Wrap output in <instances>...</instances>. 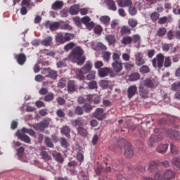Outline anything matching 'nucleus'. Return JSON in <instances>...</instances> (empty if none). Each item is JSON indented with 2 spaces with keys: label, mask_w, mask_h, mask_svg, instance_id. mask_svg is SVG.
<instances>
[{
  "label": "nucleus",
  "mask_w": 180,
  "mask_h": 180,
  "mask_svg": "<svg viewBox=\"0 0 180 180\" xmlns=\"http://www.w3.org/2000/svg\"><path fill=\"white\" fill-rule=\"evenodd\" d=\"M83 54L84 50L79 46H77L72 49L71 56L74 61L77 63V65H84L85 60H86V57L82 56Z\"/></svg>",
  "instance_id": "f257e3e1"
},
{
  "label": "nucleus",
  "mask_w": 180,
  "mask_h": 180,
  "mask_svg": "<svg viewBox=\"0 0 180 180\" xmlns=\"http://www.w3.org/2000/svg\"><path fill=\"white\" fill-rule=\"evenodd\" d=\"M74 37V34L66 32L64 35L63 33L58 32L55 37V40L56 43H58V44H64V43H67L70 41V40H72Z\"/></svg>",
  "instance_id": "f03ea898"
},
{
  "label": "nucleus",
  "mask_w": 180,
  "mask_h": 180,
  "mask_svg": "<svg viewBox=\"0 0 180 180\" xmlns=\"http://www.w3.org/2000/svg\"><path fill=\"white\" fill-rule=\"evenodd\" d=\"M154 131L155 134L150 136L148 142V146L150 147H155L157 143H160L162 140V136L160 134V129L155 128Z\"/></svg>",
  "instance_id": "7ed1b4c3"
},
{
  "label": "nucleus",
  "mask_w": 180,
  "mask_h": 180,
  "mask_svg": "<svg viewBox=\"0 0 180 180\" xmlns=\"http://www.w3.org/2000/svg\"><path fill=\"white\" fill-rule=\"evenodd\" d=\"M51 122V119L45 118L42 120L39 123H36L33 124V129L36 130V131H44L45 129H47L50 126V122Z\"/></svg>",
  "instance_id": "20e7f679"
},
{
  "label": "nucleus",
  "mask_w": 180,
  "mask_h": 180,
  "mask_svg": "<svg viewBox=\"0 0 180 180\" xmlns=\"http://www.w3.org/2000/svg\"><path fill=\"white\" fill-rule=\"evenodd\" d=\"M155 178L157 180H161L162 178H165V179H174L175 173L169 169L167 170L165 174L162 172H158L155 174Z\"/></svg>",
  "instance_id": "39448f33"
},
{
  "label": "nucleus",
  "mask_w": 180,
  "mask_h": 180,
  "mask_svg": "<svg viewBox=\"0 0 180 180\" xmlns=\"http://www.w3.org/2000/svg\"><path fill=\"white\" fill-rule=\"evenodd\" d=\"M164 58L165 56L162 53H159L157 55V58H153L152 60L153 67L154 68H158L159 70H161V68L164 66Z\"/></svg>",
  "instance_id": "423d86ee"
},
{
  "label": "nucleus",
  "mask_w": 180,
  "mask_h": 180,
  "mask_svg": "<svg viewBox=\"0 0 180 180\" xmlns=\"http://www.w3.org/2000/svg\"><path fill=\"white\" fill-rule=\"evenodd\" d=\"M143 86L149 88V89H155L158 86V82L155 79L146 78L143 80Z\"/></svg>",
  "instance_id": "0eeeda50"
},
{
  "label": "nucleus",
  "mask_w": 180,
  "mask_h": 180,
  "mask_svg": "<svg viewBox=\"0 0 180 180\" xmlns=\"http://www.w3.org/2000/svg\"><path fill=\"white\" fill-rule=\"evenodd\" d=\"M98 75L101 78H104V77H108V75H110V77H115L116 74L113 72V70L109 68H103L98 70Z\"/></svg>",
  "instance_id": "6e6552de"
},
{
  "label": "nucleus",
  "mask_w": 180,
  "mask_h": 180,
  "mask_svg": "<svg viewBox=\"0 0 180 180\" xmlns=\"http://www.w3.org/2000/svg\"><path fill=\"white\" fill-rule=\"evenodd\" d=\"M166 133L167 134V136L171 140H173L174 141H176L178 140H180V132L176 129H168L166 131Z\"/></svg>",
  "instance_id": "1a4fd4ad"
},
{
  "label": "nucleus",
  "mask_w": 180,
  "mask_h": 180,
  "mask_svg": "<svg viewBox=\"0 0 180 180\" xmlns=\"http://www.w3.org/2000/svg\"><path fill=\"white\" fill-rule=\"evenodd\" d=\"M39 150H40L39 155L40 157H41L42 160L45 161H51V160H52L51 155H49V153L47 151L43 150H46V147L41 146L39 148Z\"/></svg>",
  "instance_id": "9d476101"
},
{
  "label": "nucleus",
  "mask_w": 180,
  "mask_h": 180,
  "mask_svg": "<svg viewBox=\"0 0 180 180\" xmlns=\"http://www.w3.org/2000/svg\"><path fill=\"white\" fill-rule=\"evenodd\" d=\"M124 155L127 158H131V157L134 155V152L130 143H127L124 146Z\"/></svg>",
  "instance_id": "9b49d317"
},
{
  "label": "nucleus",
  "mask_w": 180,
  "mask_h": 180,
  "mask_svg": "<svg viewBox=\"0 0 180 180\" xmlns=\"http://www.w3.org/2000/svg\"><path fill=\"white\" fill-rule=\"evenodd\" d=\"M46 27H49L51 32H56L58 27H60V22H51L50 21H46L45 22Z\"/></svg>",
  "instance_id": "f8f14e48"
},
{
  "label": "nucleus",
  "mask_w": 180,
  "mask_h": 180,
  "mask_svg": "<svg viewBox=\"0 0 180 180\" xmlns=\"http://www.w3.org/2000/svg\"><path fill=\"white\" fill-rule=\"evenodd\" d=\"M112 67L115 72H116V74H119V72L123 70V63L119 60H115L112 63Z\"/></svg>",
  "instance_id": "ddd939ff"
},
{
  "label": "nucleus",
  "mask_w": 180,
  "mask_h": 180,
  "mask_svg": "<svg viewBox=\"0 0 180 180\" xmlns=\"http://www.w3.org/2000/svg\"><path fill=\"white\" fill-rule=\"evenodd\" d=\"M137 94V86L131 85L127 89V97L131 99Z\"/></svg>",
  "instance_id": "4468645a"
},
{
  "label": "nucleus",
  "mask_w": 180,
  "mask_h": 180,
  "mask_svg": "<svg viewBox=\"0 0 180 180\" xmlns=\"http://www.w3.org/2000/svg\"><path fill=\"white\" fill-rule=\"evenodd\" d=\"M143 84H140L139 89V95L141 98H148V89L144 87Z\"/></svg>",
  "instance_id": "2eb2a0df"
},
{
  "label": "nucleus",
  "mask_w": 180,
  "mask_h": 180,
  "mask_svg": "<svg viewBox=\"0 0 180 180\" xmlns=\"http://www.w3.org/2000/svg\"><path fill=\"white\" fill-rule=\"evenodd\" d=\"M15 58L19 65H23L26 63V55L25 53H19L15 56Z\"/></svg>",
  "instance_id": "dca6fc26"
},
{
  "label": "nucleus",
  "mask_w": 180,
  "mask_h": 180,
  "mask_svg": "<svg viewBox=\"0 0 180 180\" xmlns=\"http://www.w3.org/2000/svg\"><path fill=\"white\" fill-rule=\"evenodd\" d=\"M16 136H18L20 140H21L22 141H24V143H27V144H30V142L32 141L29 136L26 134H20V132H17Z\"/></svg>",
  "instance_id": "f3484780"
},
{
  "label": "nucleus",
  "mask_w": 180,
  "mask_h": 180,
  "mask_svg": "<svg viewBox=\"0 0 180 180\" xmlns=\"http://www.w3.org/2000/svg\"><path fill=\"white\" fill-rule=\"evenodd\" d=\"M103 112L105 110L103 108H97L94 112V116L98 119V120H103L105 119V117H103Z\"/></svg>",
  "instance_id": "a211bd4d"
},
{
  "label": "nucleus",
  "mask_w": 180,
  "mask_h": 180,
  "mask_svg": "<svg viewBox=\"0 0 180 180\" xmlns=\"http://www.w3.org/2000/svg\"><path fill=\"white\" fill-rule=\"evenodd\" d=\"M105 4L110 11H117L115 0H105Z\"/></svg>",
  "instance_id": "6ab92c4d"
},
{
  "label": "nucleus",
  "mask_w": 180,
  "mask_h": 180,
  "mask_svg": "<svg viewBox=\"0 0 180 180\" xmlns=\"http://www.w3.org/2000/svg\"><path fill=\"white\" fill-rule=\"evenodd\" d=\"M52 157H53L56 161H58V162H60V164H63L64 162V158H63V155H61V153H57L56 151H53Z\"/></svg>",
  "instance_id": "aec40b11"
},
{
  "label": "nucleus",
  "mask_w": 180,
  "mask_h": 180,
  "mask_svg": "<svg viewBox=\"0 0 180 180\" xmlns=\"http://www.w3.org/2000/svg\"><path fill=\"white\" fill-rule=\"evenodd\" d=\"M63 6L64 2H63L62 1H56L52 4L51 8L53 11H58L60 9H63Z\"/></svg>",
  "instance_id": "412c9836"
},
{
  "label": "nucleus",
  "mask_w": 180,
  "mask_h": 180,
  "mask_svg": "<svg viewBox=\"0 0 180 180\" xmlns=\"http://www.w3.org/2000/svg\"><path fill=\"white\" fill-rule=\"evenodd\" d=\"M133 1L131 0H120L118 1V6L121 8H126V6H131Z\"/></svg>",
  "instance_id": "4be33fe9"
},
{
  "label": "nucleus",
  "mask_w": 180,
  "mask_h": 180,
  "mask_svg": "<svg viewBox=\"0 0 180 180\" xmlns=\"http://www.w3.org/2000/svg\"><path fill=\"white\" fill-rule=\"evenodd\" d=\"M168 150V144H160L157 147V151L160 154H165L167 153V150Z\"/></svg>",
  "instance_id": "5701e85b"
},
{
  "label": "nucleus",
  "mask_w": 180,
  "mask_h": 180,
  "mask_svg": "<svg viewBox=\"0 0 180 180\" xmlns=\"http://www.w3.org/2000/svg\"><path fill=\"white\" fill-rule=\"evenodd\" d=\"M81 70L84 74H88V72L92 70V63L89 61H87Z\"/></svg>",
  "instance_id": "b1692460"
},
{
  "label": "nucleus",
  "mask_w": 180,
  "mask_h": 180,
  "mask_svg": "<svg viewBox=\"0 0 180 180\" xmlns=\"http://www.w3.org/2000/svg\"><path fill=\"white\" fill-rule=\"evenodd\" d=\"M77 131L82 137H86V136H88V131H86V129L84 128V127H78Z\"/></svg>",
  "instance_id": "393cba45"
},
{
  "label": "nucleus",
  "mask_w": 180,
  "mask_h": 180,
  "mask_svg": "<svg viewBox=\"0 0 180 180\" xmlns=\"http://www.w3.org/2000/svg\"><path fill=\"white\" fill-rule=\"evenodd\" d=\"M141 77V76L140 75V73L134 72L129 75L128 79H129V81H131V82L139 81V79H140Z\"/></svg>",
  "instance_id": "a878e982"
},
{
  "label": "nucleus",
  "mask_w": 180,
  "mask_h": 180,
  "mask_svg": "<svg viewBox=\"0 0 180 180\" xmlns=\"http://www.w3.org/2000/svg\"><path fill=\"white\" fill-rule=\"evenodd\" d=\"M60 133L64 134L65 137H70L71 136L70 134L71 133V129L68 126H64L61 128Z\"/></svg>",
  "instance_id": "bb28decb"
},
{
  "label": "nucleus",
  "mask_w": 180,
  "mask_h": 180,
  "mask_svg": "<svg viewBox=\"0 0 180 180\" xmlns=\"http://www.w3.org/2000/svg\"><path fill=\"white\" fill-rule=\"evenodd\" d=\"M121 36H126V34H131V30L128 26H122L120 30Z\"/></svg>",
  "instance_id": "cd10ccee"
},
{
  "label": "nucleus",
  "mask_w": 180,
  "mask_h": 180,
  "mask_svg": "<svg viewBox=\"0 0 180 180\" xmlns=\"http://www.w3.org/2000/svg\"><path fill=\"white\" fill-rule=\"evenodd\" d=\"M143 64H146V60L141 56L140 53H138V56H136V65L140 67V65H143Z\"/></svg>",
  "instance_id": "c85d7f7f"
},
{
  "label": "nucleus",
  "mask_w": 180,
  "mask_h": 180,
  "mask_svg": "<svg viewBox=\"0 0 180 180\" xmlns=\"http://www.w3.org/2000/svg\"><path fill=\"white\" fill-rule=\"evenodd\" d=\"M105 39L109 44H115V43H116V37H115V35H112V34L107 35L105 37Z\"/></svg>",
  "instance_id": "c756f323"
},
{
  "label": "nucleus",
  "mask_w": 180,
  "mask_h": 180,
  "mask_svg": "<svg viewBox=\"0 0 180 180\" xmlns=\"http://www.w3.org/2000/svg\"><path fill=\"white\" fill-rule=\"evenodd\" d=\"M165 34H167V28L164 27H160L156 32V36L158 37H162L165 36Z\"/></svg>",
  "instance_id": "7c9ffc66"
},
{
  "label": "nucleus",
  "mask_w": 180,
  "mask_h": 180,
  "mask_svg": "<svg viewBox=\"0 0 180 180\" xmlns=\"http://www.w3.org/2000/svg\"><path fill=\"white\" fill-rule=\"evenodd\" d=\"M52 43H53V37H48L45 39H43L41 41V44H42V46H51Z\"/></svg>",
  "instance_id": "2f4dec72"
},
{
  "label": "nucleus",
  "mask_w": 180,
  "mask_h": 180,
  "mask_svg": "<svg viewBox=\"0 0 180 180\" xmlns=\"http://www.w3.org/2000/svg\"><path fill=\"white\" fill-rule=\"evenodd\" d=\"M132 43L134 44H138V46H140V44L141 43V37L139 34H134L132 36Z\"/></svg>",
  "instance_id": "473e14b6"
},
{
  "label": "nucleus",
  "mask_w": 180,
  "mask_h": 180,
  "mask_svg": "<svg viewBox=\"0 0 180 180\" xmlns=\"http://www.w3.org/2000/svg\"><path fill=\"white\" fill-rule=\"evenodd\" d=\"M45 71H48V77L49 78H51L52 79H56L58 77V74H57V71L56 70H49V69H44Z\"/></svg>",
  "instance_id": "72a5a7b5"
},
{
  "label": "nucleus",
  "mask_w": 180,
  "mask_h": 180,
  "mask_svg": "<svg viewBox=\"0 0 180 180\" xmlns=\"http://www.w3.org/2000/svg\"><path fill=\"white\" fill-rule=\"evenodd\" d=\"M85 120H84V118L82 117H78L77 119L73 121V124L74 126H75L77 127V126H84V123Z\"/></svg>",
  "instance_id": "f704fd0d"
},
{
  "label": "nucleus",
  "mask_w": 180,
  "mask_h": 180,
  "mask_svg": "<svg viewBox=\"0 0 180 180\" xmlns=\"http://www.w3.org/2000/svg\"><path fill=\"white\" fill-rule=\"evenodd\" d=\"M133 41V39L130 36L124 37L121 40V43L124 45L131 44Z\"/></svg>",
  "instance_id": "c9c22d12"
},
{
  "label": "nucleus",
  "mask_w": 180,
  "mask_h": 180,
  "mask_svg": "<svg viewBox=\"0 0 180 180\" xmlns=\"http://www.w3.org/2000/svg\"><path fill=\"white\" fill-rule=\"evenodd\" d=\"M100 20L101 23H103V25H105V26H108V25L110 23V17L107 15H103L100 18Z\"/></svg>",
  "instance_id": "e433bc0d"
},
{
  "label": "nucleus",
  "mask_w": 180,
  "mask_h": 180,
  "mask_svg": "<svg viewBox=\"0 0 180 180\" xmlns=\"http://www.w3.org/2000/svg\"><path fill=\"white\" fill-rule=\"evenodd\" d=\"M79 12V8H78V6L75 5L70 7V15H78Z\"/></svg>",
  "instance_id": "4c0bfd02"
},
{
  "label": "nucleus",
  "mask_w": 180,
  "mask_h": 180,
  "mask_svg": "<svg viewBox=\"0 0 180 180\" xmlns=\"http://www.w3.org/2000/svg\"><path fill=\"white\" fill-rule=\"evenodd\" d=\"M45 145L49 148H53L54 147V143H53V141H51V139H50V137L49 136L45 137Z\"/></svg>",
  "instance_id": "58836bf2"
},
{
  "label": "nucleus",
  "mask_w": 180,
  "mask_h": 180,
  "mask_svg": "<svg viewBox=\"0 0 180 180\" xmlns=\"http://www.w3.org/2000/svg\"><path fill=\"white\" fill-rule=\"evenodd\" d=\"M92 109H94V108L89 103H84L83 105V110H84L86 113H91Z\"/></svg>",
  "instance_id": "ea45409f"
},
{
  "label": "nucleus",
  "mask_w": 180,
  "mask_h": 180,
  "mask_svg": "<svg viewBox=\"0 0 180 180\" xmlns=\"http://www.w3.org/2000/svg\"><path fill=\"white\" fill-rule=\"evenodd\" d=\"M172 165H174L176 168H179L180 169V158L175 157L172 160Z\"/></svg>",
  "instance_id": "a19ab883"
},
{
  "label": "nucleus",
  "mask_w": 180,
  "mask_h": 180,
  "mask_svg": "<svg viewBox=\"0 0 180 180\" xmlns=\"http://www.w3.org/2000/svg\"><path fill=\"white\" fill-rule=\"evenodd\" d=\"M148 167L151 172H154V171H157V162L155 161L150 162Z\"/></svg>",
  "instance_id": "79ce46f5"
},
{
  "label": "nucleus",
  "mask_w": 180,
  "mask_h": 180,
  "mask_svg": "<svg viewBox=\"0 0 180 180\" xmlns=\"http://www.w3.org/2000/svg\"><path fill=\"white\" fill-rule=\"evenodd\" d=\"M128 25L131 27H136V26H137V25H139V22H137V20H136L134 18H129L128 20Z\"/></svg>",
  "instance_id": "37998d69"
},
{
  "label": "nucleus",
  "mask_w": 180,
  "mask_h": 180,
  "mask_svg": "<svg viewBox=\"0 0 180 180\" xmlns=\"http://www.w3.org/2000/svg\"><path fill=\"white\" fill-rule=\"evenodd\" d=\"M110 52L104 51L102 53V57L103 58V60L106 63H108L109 60H110Z\"/></svg>",
  "instance_id": "c03bdc74"
},
{
  "label": "nucleus",
  "mask_w": 180,
  "mask_h": 180,
  "mask_svg": "<svg viewBox=\"0 0 180 180\" xmlns=\"http://www.w3.org/2000/svg\"><path fill=\"white\" fill-rule=\"evenodd\" d=\"M61 30H72V27L68 23L61 24L59 27Z\"/></svg>",
  "instance_id": "a18cd8bd"
},
{
  "label": "nucleus",
  "mask_w": 180,
  "mask_h": 180,
  "mask_svg": "<svg viewBox=\"0 0 180 180\" xmlns=\"http://www.w3.org/2000/svg\"><path fill=\"white\" fill-rule=\"evenodd\" d=\"M139 72H141V74H148V72H150V68L147 65H143L140 68Z\"/></svg>",
  "instance_id": "49530a36"
},
{
  "label": "nucleus",
  "mask_w": 180,
  "mask_h": 180,
  "mask_svg": "<svg viewBox=\"0 0 180 180\" xmlns=\"http://www.w3.org/2000/svg\"><path fill=\"white\" fill-rule=\"evenodd\" d=\"M54 99V94L49 93L44 96V100L45 102H51Z\"/></svg>",
  "instance_id": "de8ad7c7"
},
{
  "label": "nucleus",
  "mask_w": 180,
  "mask_h": 180,
  "mask_svg": "<svg viewBox=\"0 0 180 180\" xmlns=\"http://www.w3.org/2000/svg\"><path fill=\"white\" fill-rule=\"evenodd\" d=\"M60 144L63 148H67L68 147V141H67V139L64 137L60 138Z\"/></svg>",
  "instance_id": "09e8293b"
},
{
  "label": "nucleus",
  "mask_w": 180,
  "mask_h": 180,
  "mask_svg": "<svg viewBox=\"0 0 180 180\" xmlns=\"http://www.w3.org/2000/svg\"><path fill=\"white\" fill-rule=\"evenodd\" d=\"M68 92H74V91H75V84H74V82H69L68 84Z\"/></svg>",
  "instance_id": "8fccbe9b"
},
{
  "label": "nucleus",
  "mask_w": 180,
  "mask_h": 180,
  "mask_svg": "<svg viewBox=\"0 0 180 180\" xmlns=\"http://www.w3.org/2000/svg\"><path fill=\"white\" fill-rule=\"evenodd\" d=\"M150 19L153 22H157L160 19V13L157 12H153L150 15Z\"/></svg>",
  "instance_id": "3c124183"
},
{
  "label": "nucleus",
  "mask_w": 180,
  "mask_h": 180,
  "mask_svg": "<svg viewBox=\"0 0 180 180\" xmlns=\"http://www.w3.org/2000/svg\"><path fill=\"white\" fill-rule=\"evenodd\" d=\"M65 85H67V80L65 78L60 79L58 83V88H65Z\"/></svg>",
  "instance_id": "603ef678"
},
{
  "label": "nucleus",
  "mask_w": 180,
  "mask_h": 180,
  "mask_svg": "<svg viewBox=\"0 0 180 180\" xmlns=\"http://www.w3.org/2000/svg\"><path fill=\"white\" fill-rule=\"evenodd\" d=\"M99 85L101 88H103V89H106L108 86H109V81L108 80H101L99 83Z\"/></svg>",
  "instance_id": "864d4df0"
},
{
  "label": "nucleus",
  "mask_w": 180,
  "mask_h": 180,
  "mask_svg": "<svg viewBox=\"0 0 180 180\" xmlns=\"http://www.w3.org/2000/svg\"><path fill=\"white\" fill-rule=\"evenodd\" d=\"M172 64V62H171V58H169V56L166 57L164 62V67L167 68L168 67H171Z\"/></svg>",
  "instance_id": "5fc2aeb1"
},
{
  "label": "nucleus",
  "mask_w": 180,
  "mask_h": 180,
  "mask_svg": "<svg viewBox=\"0 0 180 180\" xmlns=\"http://www.w3.org/2000/svg\"><path fill=\"white\" fill-rule=\"evenodd\" d=\"M75 113H76V115H78L79 116H81V115H84L83 107H81V106L76 107L75 110Z\"/></svg>",
  "instance_id": "6e6d98bb"
},
{
  "label": "nucleus",
  "mask_w": 180,
  "mask_h": 180,
  "mask_svg": "<svg viewBox=\"0 0 180 180\" xmlns=\"http://www.w3.org/2000/svg\"><path fill=\"white\" fill-rule=\"evenodd\" d=\"M25 153V148L23 146L20 147L17 150V155L19 157V158H22L23 157V154Z\"/></svg>",
  "instance_id": "4d7b16f0"
},
{
  "label": "nucleus",
  "mask_w": 180,
  "mask_h": 180,
  "mask_svg": "<svg viewBox=\"0 0 180 180\" xmlns=\"http://www.w3.org/2000/svg\"><path fill=\"white\" fill-rule=\"evenodd\" d=\"M84 74L85 73H84V72H82V70L80 69L77 72V78L81 81L85 79V76H84Z\"/></svg>",
  "instance_id": "13d9d810"
},
{
  "label": "nucleus",
  "mask_w": 180,
  "mask_h": 180,
  "mask_svg": "<svg viewBox=\"0 0 180 180\" xmlns=\"http://www.w3.org/2000/svg\"><path fill=\"white\" fill-rule=\"evenodd\" d=\"M170 151L172 154H178V147L175 146L174 143H170Z\"/></svg>",
  "instance_id": "bf43d9fd"
},
{
  "label": "nucleus",
  "mask_w": 180,
  "mask_h": 180,
  "mask_svg": "<svg viewBox=\"0 0 180 180\" xmlns=\"http://www.w3.org/2000/svg\"><path fill=\"white\" fill-rule=\"evenodd\" d=\"M88 86L89 89H96L98 88V83L95 81L90 82Z\"/></svg>",
  "instance_id": "052dcab7"
},
{
  "label": "nucleus",
  "mask_w": 180,
  "mask_h": 180,
  "mask_svg": "<svg viewBox=\"0 0 180 180\" xmlns=\"http://www.w3.org/2000/svg\"><path fill=\"white\" fill-rule=\"evenodd\" d=\"M56 115L58 117H65V112H64V109H58L56 110Z\"/></svg>",
  "instance_id": "680f3d73"
},
{
  "label": "nucleus",
  "mask_w": 180,
  "mask_h": 180,
  "mask_svg": "<svg viewBox=\"0 0 180 180\" xmlns=\"http://www.w3.org/2000/svg\"><path fill=\"white\" fill-rule=\"evenodd\" d=\"M117 144L118 147H120V148H123V147H124L126 144V139L123 138L120 139L118 140Z\"/></svg>",
  "instance_id": "e2e57ef3"
},
{
  "label": "nucleus",
  "mask_w": 180,
  "mask_h": 180,
  "mask_svg": "<svg viewBox=\"0 0 180 180\" xmlns=\"http://www.w3.org/2000/svg\"><path fill=\"white\" fill-rule=\"evenodd\" d=\"M96 74V72L91 71L89 72V74L87 75L86 78L89 81H91V79H95V75Z\"/></svg>",
  "instance_id": "0e129e2a"
},
{
  "label": "nucleus",
  "mask_w": 180,
  "mask_h": 180,
  "mask_svg": "<svg viewBox=\"0 0 180 180\" xmlns=\"http://www.w3.org/2000/svg\"><path fill=\"white\" fill-rule=\"evenodd\" d=\"M129 12L131 16H134V15H137V8H136V7L131 6L129 8Z\"/></svg>",
  "instance_id": "69168bd1"
},
{
  "label": "nucleus",
  "mask_w": 180,
  "mask_h": 180,
  "mask_svg": "<svg viewBox=\"0 0 180 180\" xmlns=\"http://www.w3.org/2000/svg\"><path fill=\"white\" fill-rule=\"evenodd\" d=\"M167 20H168V17L163 16V17H161L160 18H159L158 23H159V25H165V23H167Z\"/></svg>",
  "instance_id": "338daca9"
},
{
  "label": "nucleus",
  "mask_w": 180,
  "mask_h": 180,
  "mask_svg": "<svg viewBox=\"0 0 180 180\" xmlns=\"http://www.w3.org/2000/svg\"><path fill=\"white\" fill-rule=\"evenodd\" d=\"M76 158L79 162H82L84 161V154L81 152H78L76 155Z\"/></svg>",
  "instance_id": "774afa93"
}]
</instances>
